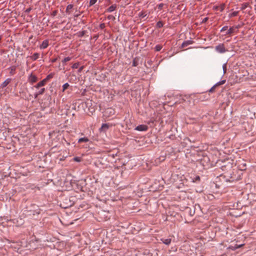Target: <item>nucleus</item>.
Segmentation results:
<instances>
[{"label": "nucleus", "mask_w": 256, "mask_h": 256, "mask_svg": "<svg viewBox=\"0 0 256 256\" xmlns=\"http://www.w3.org/2000/svg\"><path fill=\"white\" fill-rule=\"evenodd\" d=\"M233 158L234 156H232L229 155V156L228 157L225 155V162L226 161H228V164L226 165L225 164V167L228 166L230 168L232 167L234 164V160Z\"/></svg>", "instance_id": "obj_1"}, {"label": "nucleus", "mask_w": 256, "mask_h": 256, "mask_svg": "<svg viewBox=\"0 0 256 256\" xmlns=\"http://www.w3.org/2000/svg\"><path fill=\"white\" fill-rule=\"evenodd\" d=\"M134 130L140 132L146 131L148 130V126L144 124H140L136 126Z\"/></svg>", "instance_id": "obj_2"}, {"label": "nucleus", "mask_w": 256, "mask_h": 256, "mask_svg": "<svg viewBox=\"0 0 256 256\" xmlns=\"http://www.w3.org/2000/svg\"><path fill=\"white\" fill-rule=\"evenodd\" d=\"M28 80L30 82L33 84L37 81L38 78L36 76L32 74H31L29 76Z\"/></svg>", "instance_id": "obj_3"}, {"label": "nucleus", "mask_w": 256, "mask_h": 256, "mask_svg": "<svg viewBox=\"0 0 256 256\" xmlns=\"http://www.w3.org/2000/svg\"><path fill=\"white\" fill-rule=\"evenodd\" d=\"M216 50L219 53L224 52V45L223 44H220L216 46Z\"/></svg>", "instance_id": "obj_4"}, {"label": "nucleus", "mask_w": 256, "mask_h": 256, "mask_svg": "<svg viewBox=\"0 0 256 256\" xmlns=\"http://www.w3.org/2000/svg\"><path fill=\"white\" fill-rule=\"evenodd\" d=\"M48 46V40H44L42 44L40 45V49H45Z\"/></svg>", "instance_id": "obj_5"}, {"label": "nucleus", "mask_w": 256, "mask_h": 256, "mask_svg": "<svg viewBox=\"0 0 256 256\" xmlns=\"http://www.w3.org/2000/svg\"><path fill=\"white\" fill-rule=\"evenodd\" d=\"M224 84V80H220V82L216 83L213 86H212L210 89L209 90V92H213L214 90L218 86H220V84Z\"/></svg>", "instance_id": "obj_6"}, {"label": "nucleus", "mask_w": 256, "mask_h": 256, "mask_svg": "<svg viewBox=\"0 0 256 256\" xmlns=\"http://www.w3.org/2000/svg\"><path fill=\"white\" fill-rule=\"evenodd\" d=\"M11 78H8L1 84L0 88H4L6 86L11 82Z\"/></svg>", "instance_id": "obj_7"}, {"label": "nucleus", "mask_w": 256, "mask_h": 256, "mask_svg": "<svg viewBox=\"0 0 256 256\" xmlns=\"http://www.w3.org/2000/svg\"><path fill=\"white\" fill-rule=\"evenodd\" d=\"M160 240L164 244H166L167 246H168L172 242L171 238H161Z\"/></svg>", "instance_id": "obj_8"}, {"label": "nucleus", "mask_w": 256, "mask_h": 256, "mask_svg": "<svg viewBox=\"0 0 256 256\" xmlns=\"http://www.w3.org/2000/svg\"><path fill=\"white\" fill-rule=\"evenodd\" d=\"M193 41L192 40H188L184 41L182 44V47L184 48L186 46H188V45H190L191 44H192Z\"/></svg>", "instance_id": "obj_9"}, {"label": "nucleus", "mask_w": 256, "mask_h": 256, "mask_svg": "<svg viewBox=\"0 0 256 256\" xmlns=\"http://www.w3.org/2000/svg\"><path fill=\"white\" fill-rule=\"evenodd\" d=\"M116 4H112L107 9V12H112L116 10Z\"/></svg>", "instance_id": "obj_10"}, {"label": "nucleus", "mask_w": 256, "mask_h": 256, "mask_svg": "<svg viewBox=\"0 0 256 256\" xmlns=\"http://www.w3.org/2000/svg\"><path fill=\"white\" fill-rule=\"evenodd\" d=\"M39 56H40V54L38 53H34V54L32 56H30V58L32 60H36L38 58H39Z\"/></svg>", "instance_id": "obj_11"}, {"label": "nucleus", "mask_w": 256, "mask_h": 256, "mask_svg": "<svg viewBox=\"0 0 256 256\" xmlns=\"http://www.w3.org/2000/svg\"><path fill=\"white\" fill-rule=\"evenodd\" d=\"M89 141V140L88 138L86 137L78 139V143H82V142H86Z\"/></svg>", "instance_id": "obj_12"}, {"label": "nucleus", "mask_w": 256, "mask_h": 256, "mask_svg": "<svg viewBox=\"0 0 256 256\" xmlns=\"http://www.w3.org/2000/svg\"><path fill=\"white\" fill-rule=\"evenodd\" d=\"M108 128V125L107 124H103L100 128V131L106 130Z\"/></svg>", "instance_id": "obj_13"}, {"label": "nucleus", "mask_w": 256, "mask_h": 256, "mask_svg": "<svg viewBox=\"0 0 256 256\" xmlns=\"http://www.w3.org/2000/svg\"><path fill=\"white\" fill-rule=\"evenodd\" d=\"M138 64V59L135 58L132 60V66H136Z\"/></svg>", "instance_id": "obj_14"}, {"label": "nucleus", "mask_w": 256, "mask_h": 256, "mask_svg": "<svg viewBox=\"0 0 256 256\" xmlns=\"http://www.w3.org/2000/svg\"><path fill=\"white\" fill-rule=\"evenodd\" d=\"M70 86V84L68 83V82H66L62 86V92H64Z\"/></svg>", "instance_id": "obj_15"}, {"label": "nucleus", "mask_w": 256, "mask_h": 256, "mask_svg": "<svg viewBox=\"0 0 256 256\" xmlns=\"http://www.w3.org/2000/svg\"><path fill=\"white\" fill-rule=\"evenodd\" d=\"M85 34H86V31L82 30V31L79 32L78 33V37L82 38V37L84 36Z\"/></svg>", "instance_id": "obj_16"}, {"label": "nucleus", "mask_w": 256, "mask_h": 256, "mask_svg": "<svg viewBox=\"0 0 256 256\" xmlns=\"http://www.w3.org/2000/svg\"><path fill=\"white\" fill-rule=\"evenodd\" d=\"M71 60V58L70 57H66L65 58L62 60V63L63 64V65H64L65 64V63L67 62H68L70 61V60Z\"/></svg>", "instance_id": "obj_17"}, {"label": "nucleus", "mask_w": 256, "mask_h": 256, "mask_svg": "<svg viewBox=\"0 0 256 256\" xmlns=\"http://www.w3.org/2000/svg\"><path fill=\"white\" fill-rule=\"evenodd\" d=\"M162 46L160 44L156 45L154 48V49H155L156 51V52L160 51L162 50Z\"/></svg>", "instance_id": "obj_18"}, {"label": "nucleus", "mask_w": 256, "mask_h": 256, "mask_svg": "<svg viewBox=\"0 0 256 256\" xmlns=\"http://www.w3.org/2000/svg\"><path fill=\"white\" fill-rule=\"evenodd\" d=\"M54 74L51 73L49 74L48 76H46V77L44 78V80H46V81L48 82L50 79L53 78Z\"/></svg>", "instance_id": "obj_19"}, {"label": "nucleus", "mask_w": 256, "mask_h": 256, "mask_svg": "<svg viewBox=\"0 0 256 256\" xmlns=\"http://www.w3.org/2000/svg\"><path fill=\"white\" fill-rule=\"evenodd\" d=\"M238 12H229L228 16L230 18L235 16L237 15Z\"/></svg>", "instance_id": "obj_20"}, {"label": "nucleus", "mask_w": 256, "mask_h": 256, "mask_svg": "<svg viewBox=\"0 0 256 256\" xmlns=\"http://www.w3.org/2000/svg\"><path fill=\"white\" fill-rule=\"evenodd\" d=\"M164 24H163V23L162 21H158L157 23H156V26L158 28H162Z\"/></svg>", "instance_id": "obj_21"}, {"label": "nucleus", "mask_w": 256, "mask_h": 256, "mask_svg": "<svg viewBox=\"0 0 256 256\" xmlns=\"http://www.w3.org/2000/svg\"><path fill=\"white\" fill-rule=\"evenodd\" d=\"M46 82H47L46 81V80L44 79L42 81L38 83L40 84L41 86H44Z\"/></svg>", "instance_id": "obj_22"}, {"label": "nucleus", "mask_w": 256, "mask_h": 256, "mask_svg": "<svg viewBox=\"0 0 256 256\" xmlns=\"http://www.w3.org/2000/svg\"><path fill=\"white\" fill-rule=\"evenodd\" d=\"M80 66V64L79 62H76L72 66V68H73V69H76V68H78V66Z\"/></svg>", "instance_id": "obj_23"}, {"label": "nucleus", "mask_w": 256, "mask_h": 256, "mask_svg": "<svg viewBox=\"0 0 256 256\" xmlns=\"http://www.w3.org/2000/svg\"><path fill=\"white\" fill-rule=\"evenodd\" d=\"M44 92H45V88H42L38 92H37L38 93V94L42 95L44 93Z\"/></svg>", "instance_id": "obj_24"}, {"label": "nucleus", "mask_w": 256, "mask_h": 256, "mask_svg": "<svg viewBox=\"0 0 256 256\" xmlns=\"http://www.w3.org/2000/svg\"><path fill=\"white\" fill-rule=\"evenodd\" d=\"M97 2V0H90L89 6L94 5Z\"/></svg>", "instance_id": "obj_25"}, {"label": "nucleus", "mask_w": 256, "mask_h": 256, "mask_svg": "<svg viewBox=\"0 0 256 256\" xmlns=\"http://www.w3.org/2000/svg\"><path fill=\"white\" fill-rule=\"evenodd\" d=\"M73 160H74V161L76 162H80L82 160L81 158L78 157V156L74 157L73 158Z\"/></svg>", "instance_id": "obj_26"}, {"label": "nucleus", "mask_w": 256, "mask_h": 256, "mask_svg": "<svg viewBox=\"0 0 256 256\" xmlns=\"http://www.w3.org/2000/svg\"><path fill=\"white\" fill-rule=\"evenodd\" d=\"M72 8H73L72 4H70L68 5L66 8V12H68V10L72 9Z\"/></svg>", "instance_id": "obj_27"}, {"label": "nucleus", "mask_w": 256, "mask_h": 256, "mask_svg": "<svg viewBox=\"0 0 256 256\" xmlns=\"http://www.w3.org/2000/svg\"><path fill=\"white\" fill-rule=\"evenodd\" d=\"M244 245V244H240V245H237L236 244L234 247L232 248L233 250H236V248H241L242 246H243Z\"/></svg>", "instance_id": "obj_28"}, {"label": "nucleus", "mask_w": 256, "mask_h": 256, "mask_svg": "<svg viewBox=\"0 0 256 256\" xmlns=\"http://www.w3.org/2000/svg\"><path fill=\"white\" fill-rule=\"evenodd\" d=\"M11 70L10 72V74H14V72L16 70V68L14 67L10 68Z\"/></svg>", "instance_id": "obj_29"}, {"label": "nucleus", "mask_w": 256, "mask_h": 256, "mask_svg": "<svg viewBox=\"0 0 256 256\" xmlns=\"http://www.w3.org/2000/svg\"><path fill=\"white\" fill-rule=\"evenodd\" d=\"M146 14H144V13H143L142 12L140 13V14H139V16L142 18H144L146 16Z\"/></svg>", "instance_id": "obj_30"}, {"label": "nucleus", "mask_w": 256, "mask_h": 256, "mask_svg": "<svg viewBox=\"0 0 256 256\" xmlns=\"http://www.w3.org/2000/svg\"><path fill=\"white\" fill-rule=\"evenodd\" d=\"M99 26L100 29H104L105 28V24L104 23H102L100 24Z\"/></svg>", "instance_id": "obj_31"}, {"label": "nucleus", "mask_w": 256, "mask_h": 256, "mask_svg": "<svg viewBox=\"0 0 256 256\" xmlns=\"http://www.w3.org/2000/svg\"><path fill=\"white\" fill-rule=\"evenodd\" d=\"M163 6H164V4L162 3L158 5V8L162 9Z\"/></svg>", "instance_id": "obj_32"}, {"label": "nucleus", "mask_w": 256, "mask_h": 256, "mask_svg": "<svg viewBox=\"0 0 256 256\" xmlns=\"http://www.w3.org/2000/svg\"><path fill=\"white\" fill-rule=\"evenodd\" d=\"M40 87H42V86H40V84L39 83H38L36 86H34V88H39Z\"/></svg>", "instance_id": "obj_33"}, {"label": "nucleus", "mask_w": 256, "mask_h": 256, "mask_svg": "<svg viewBox=\"0 0 256 256\" xmlns=\"http://www.w3.org/2000/svg\"><path fill=\"white\" fill-rule=\"evenodd\" d=\"M86 104H92V100H88L86 102Z\"/></svg>", "instance_id": "obj_34"}, {"label": "nucleus", "mask_w": 256, "mask_h": 256, "mask_svg": "<svg viewBox=\"0 0 256 256\" xmlns=\"http://www.w3.org/2000/svg\"><path fill=\"white\" fill-rule=\"evenodd\" d=\"M232 32V30H231L230 28L228 30L227 32H226V33L228 34H230Z\"/></svg>", "instance_id": "obj_35"}, {"label": "nucleus", "mask_w": 256, "mask_h": 256, "mask_svg": "<svg viewBox=\"0 0 256 256\" xmlns=\"http://www.w3.org/2000/svg\"><path fill=\"white\" fill-rule=\"evenodd\" d=\"M40 94H38V93L37 92H35L34 94V98H38V96Z\"/></svg>", "instance_id": "obj_36"}, {"label": "nucleus", "mask_w": 256, "mask_h": 256, "mask_svg": "<svg viewBox=\"0 0 256 256\" xmlns=\"http://www.w3.org/2000/svg\"><path fill=\"white\" fill-rule=\"evenodd\" d=\"M208 20V18H204L203 20H202V22H206L207 21V20Z\"/></svg>", "instance_id": "obj_37"}, {"label": "nucleus", "mask_w": 256, "mask_h": 256, "mask_svg": "<svg viewBox=\"0 0 256 256\" xmlns=\"http://www.w3.org/2000/svg\"><path fill=\"white\" fill-rule=\"evenodd\" d=\"M57 60V58H54L52 60V62H55Z\"/></svg>", "instance_id": "obj_38"}, {"label": "nucleus", "mask_w": 256, "mask_h": 256, "mask_svg": "<svg viewBox=\"0 0 256 256\" xmlns=\"http://www.w3.org/2000/svg\"><path fill=\"white\" fill-rule=\"evenodd\" d=\"M30 8L27 9V10H26V12H30Z\"/></svg>", "instance_id": "obj_39"}, {"label": "nucleus", "mask_w": 256, "mask_h": 256, "mask_svg": "<svg viewBox=\"0 0 256 256\" xmlns=\"http://www.w3.org/2000/svg\"><path fill=\"white\" fill-rule=\"evenodd\" d=\"M224 31V26L221 28V32Z\"/></svg>", "instance_id": "obj_40"}, {"label": "nucleus", "mask_w": 256, "mask_h": 256, "mask_svg": "<svg viewBox=\"0 0 256 256\" xmlns=\"http://www.w3.org/2000/svg\"><path fill=\"white\" fill-rule=\"evenodd\" d=\"M16 221H18V220L14 219V220H13V222L14 223H15L16 222Z\"/></svg>", "instance_id": "obj_41"}, {"label": "nucleus", "mask_w": 256, "mask_h": 256, "mask_svg": "<svg viewBox=\"0 0 256 256\" xmlns=\"http://www.w3.org/2000/svg\"><path fill=\"white\" fill-rule=\"evenodd\" d=\"M222 68L223 70H224V68H225V66H224V64H223Z\"/></svg>", "instance_id": "obj_42"}, {"label": "nucleus", "mask_w": 256, "mask_h": 256, "mask_svg": "<svg viewBox=\"0 0 256 256\" xmlns=\"http://www.w3.org/2000/svg\"><path fill=\"white\" fill-rule=\"evenodd\" d=\"M222 68L223 70H224V68H225V66H224V64H223Z\"/></svg>", "instance_id": "obj_43"}, {"label": "nucleus", "mask_w": 256, "mask_h": 256, "mask_svg": "<svg viewBox=\"0 0 256 256\" xmlns=\"http://www.w3.org/2000/svg\"><path fill=\"white\" fill-rule=\"evenodd\" d=\"M82 68H82V67H81V68H80L79 71H80H80H81V70H82Z\"/></svg>", "instance_id": "obj_44"}, {"label": "nucleus", "mask_w": 256, "mask_h": 256, "mask_svg": "<svg viewBox=\"0 0 256 256\" xmlns=\"http://www.w3.org/2000/svg\"><path fill=\"white\" fill-rule=\"evenodd\" d=\"M196 179H198V180H200V177H199V176H197V177H196Z\"/></svg>", "instance_id": "obj_45"}, {"label": "nucleus", "mask_w": 256, "mask_h": 256, "mask_svg": "<svg viewBox=\"0 0 256 256\" xmlns=\"http://www.w3.org/2000/svg\"><path fill=\"white\" fill-rule=\"evenodd\" d=\"M224 30H225V32L226 30V26H225Z\"/></svg>", "instance_id": "obj_46"}, {"label": "nucleus", "mask_w": 256, "mask_h": 256, "mask_svg": "<svg viewBox=\"0 0 256 256\" xmlns=\"http://www.w3.org/2000/svg\"><path fill=\"white\" fill-rule=\"evenodd\" d=\"M56 14V12H54V15Z\"/></svg>", "instance_id": "obj_47"}, {"label": "nucleus", "mask_w": 256, "mask_h": 256, "mask_svg": "<svg viewBox=\"0 0 256 256\" xmlns=\"http://www.w3.org/2000/svg\"><path fill=\"white\" fill-rule=\"evenodd\" d=\"M224 72H226V68H225Z\"/></svg>", "instance_id": "obj_48"}, {"label": "nucleus", "mask_w": 256, "mask_h": 256, "mask_svg": "<svg viewBox=\"0 0 256 256\" xmlns=\"http://www.w3.org/2000/svg\"><path fill=\"white\" fill-rule=\"evenodd\" d=\"M197 1H201L202 0H196Z\"/></svg>", "instance_id": "obj_49"}]
</instances>
